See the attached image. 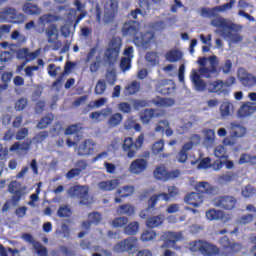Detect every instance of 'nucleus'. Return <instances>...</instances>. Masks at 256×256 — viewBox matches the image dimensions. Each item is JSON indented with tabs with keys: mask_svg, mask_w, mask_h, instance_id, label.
<instances>
[{
	"mask_svg": "<svg viewBox=\"0 0 256 256\" xmlns=\"http://www.w3.org/2000/svg\"><path fill=\"white\" fill-rule=\"evenodd\" d=\"M233 5H235V0H230V2L220 6L213 8H202L201 13L210 19L216 17L210 22L212 27H216L217 29H229V31H239L241 26L233 22H228L227 19L219 16L220 13H225V11L233 9Z\"/></svg>",
	"mask_w": 256,
	"mask_h": 256,
	"instance_id": "nucleus-1",
	"label": "nucleus"
},
{
	"mask_svg": "<svg viewBox=\"0 0 256 256\" xmlns=\"http://www.w3.org/2000/svg\"><path fill=\"white\" fill-rule=\"evenodd\" d=\"M122 34L124 37H132L133 43L137 47H142V49H149L155 38V35L151 32H145L144 34L139 35V23L135 20H129L124 23Z\"/></svg>",
	"mask_w": 256,
	"mask_h": 256,
	"instance_id": "nucleus-2",
	"label": "nucleus"
},
{
	"mask_svg": "<svg viewBox=\"0 0 256 256\" xmlns=\"http://www.w3.org/2000/svg\"><path fill=\"white\" fill-rule=\"evenodd\" d=\"M123 47V39L119 36H114L108 43V49L105 50L104 57L106 58L108 65L113 66L117 63L121 48Z\"/></svg>",
	"mask_w": 256,
	"mask_h": 256,
	"instance_id": "nucleus-3",
	"label": "nucleus"
},
{
	"mask_svg": "<svg viewBox=\"0 0 256 256\" xmlns=\"http://www.w3.org/2000/svg\"><path fill=\"white\" fill-rule=\"evenodd\" d=\"M144 143H145L144 134H140L135 141L133 140V138L127 137L124 139L122 144L123 153L128 157V159H133V157L137 155V152L139 151V149L143 147Z\"/></svg>",
	"mask_w": 256,
	"mask_h": 256,
	"instance_id": "nucleus-4",
	"label": "nucleus"
},
{
	"mask_svg": "<svg viewBox=\"0 0 256 256\" xmlns=\"http://www.w3.org/2000/svg\"><path fill=\"white\" fill-rule=\"evenodd\" d=\"M191 247L194 251H199L203 256H216L221 253V249L217 245L205 240H196L191 243Z\"/></svg>",
	"mask_w": 256,
	"mask_h": 256,
	"instance_id": "nucleus-5",
	"label": "nucleus"
},
{
	"mask_svg": "<svg viewBox=\"0 0 256 256\" xmlns=\"http://www.w3.org/2000/svg\"><path fill=\"white\" fill-rule=\"evenodd\" d=\"M168 193L162 192L159 194L152 195L148 200V208L149 209H155V206L159 201H171V199H174V197H177L179 195V188L176 186H168Z\"/></svg>",
	"mask_w": 256,
	"mask_h": 256,
	"instance_id": "nucleus-6",
	"label": "nucleus"
},
{
	"mask_svg": "<svg viewBox=\"0 0 256 256\" xmlns=\"http://www.w3.org/2000/svg\"><path fill=\"white\" fill-rule=\"evenodd\" d=\"M27 16L23 13H17V10L13 7H6L0 11V22L1 23H25Z\"/></svg>",
	"mask_w": 256,
	"mask_h": 256,
	"instance_id": "nucleus-7",
	"label": "nucleus"
},
{
	"mask_svg": "<svg viewBox=\"0 0 256 256\" xmlns=\"http://www.w3.org/2000/svg\"><path fill=\"white\" fill-rule=\"evenodd\" d=\"M213 203L215 207H219L224 211H233L237 209V205H239L237 198L232 195L218 196L213 200Z\"/></svg>",
	"mask_w": 256,
	"mask_h": 256,
	"instance_id": "nucleus-8",
	"label": "nucleus"
},
{
	"mask_svg": "<svg viewBox=\"0 0 256 256\" xmlns=\"http://www.w3.org/2000/svg\"><path fill=\"white\" fill-rule=\"evenodd\" d=\"M139 247V240L137 237H128L114 246L115 253H131V251H137Z\"/></svg>",
	"mask_w": 256,
	"mask_h": 256,
	"instance_id": "nucleus-9",
	"label": "nucleus"
},
{
	"mask_svg": "<svg viewBox=\"0 0 256 256\" xmlns=\"http://www.w3.org/2000/svg\"><path fill=\"white\" fill-rule=\"evenodd\" d=\"M153 175L158 181H171L180 177L181 171L179 169L169 171L165 166H158L154 170Z\"/></svg>",
	"mask_w": 256,
	"mask_h": 256,
	"instance_id": "nucleus-10",
	"label": "nucleus"
},
{
	"mask_svg": "<svg viewBox=\"0 0 256 256\" xmlns=\"http://www.w3.org/2000/svg\"><path fill=\"white\" fill-rule=\"evenodd\" d=\"M231 137H227L223 140L224 145L234 147L235 146V140L239 139L240 137H245L247 133V128L243 127L240 124H237L235 122L231 123Z\"/></svg>",
	"mask_w": 256,
	"mask_h": 256,
	"instance_id": "nucleus-11",
	"label": "nucleus"
},
{
	"mask_svg": "<svg viewBox=\"0 0 256 256\" xmlns=\"http://www.w3.org/2000/svg\"><path fill=\"white\" fill-rule=\"evenodd\" d=\"M8 193L12 195L10 203L13 207H17L21 202V199H23V195H25L23 188L21 187V183L17 180L10 182L8 185Z\"/></svg>",
	"mask_w": 256,
	"mask_h": 256,
	"instance_id": "nucleus-12",
	"label": "nucleus"
},
{
	"mask_svg": "<svg viewBox=\"0 0 256 256\" xmlns=\"http://www.w3.org/2000/svg\"><path fill=\"white\" fill-rule=\"evenodd\" d=\"M183 238V234L181 232H171L166 231L163 232L158 241H163L161 248L167 249L169 247H174L178 241H181Z\"/></svg>",
	"mask_w": 256,
	"mask_h": 256,
	"instance_id": "nucleus-13",
	"label": "nucleus"
},
{
	"mask_svg": "<svg viewBox=\"0 0 256 256\" xmlns=\"http://www.w3.org/2000/svg\"><path fill=\"white\" fill-rule=\"evenodd\" d=\"M71 195L80 199V205H89V187L77 185L71 188Z\"/></svg>",
	"mask_w": 256,
	"mask_h": 256,
	"instance_id": "nucleus-14",
	"label": "nucleus"
},
{
	"mask_svg": "<svg viewBox=\"0 0 256 256\" xmlns=\"http://www.w3.org/2000/svg\"><path fill=\"white\" fill-rule=\"evenodd\" d=\"M117 13H119V1L109 0L104 14V21L106 23H113L115 17H117Z\"/></svg>",
	"mask_w": 256,
	"mask_h": 256,
	"instance_id": "nucleus-15",
	"label": "nucleus"
},
{
	"mask_svg": "<svg viewBox=\"0 0 256 256\" xmlns=\"http://www.w3.org/2000/svg\"><path fill=\"white\" fill-rule=\"evenodd\" d=\"M238 80L240 81L241 85L247 89H251V87H255L256 85L255 75L247 72L243 68H239L238 70Z\"/></svg>",
	"mask_w": 256,
	"mask_h": 256,
	"instance_id": "nucleus-16",
	"label": "nucleus"
},
{
	"mask_svg": "<svg viewBox=\"0 0 256 256\" xmlns=\"http://www.w3.org/2000/svg\"><path fill=\"white\" fill-rule=\"evenodd\" d=\"M155 89L160 95H171V93H175V83L169 79L160 80L155 85Z\"/></svg>",
	"mask_w": 256,
	"mask_h": 256,
	"instance_id": "nucleus-17",
	"label": "nucleus"
},
{
	"mask_svg": "<svg viewBox=\"0 0 256 256\" xmlns=\"http://www.w3.org/2000/svg\"><path fill=\"white\" fill-rule=\"evenodd\" d=\"M82 129H83V126L81 123L72 124L66 128L65 135H76L75 141L71 139L66 140L68 147H73L77 145V142L80 141L81 139V136L79 135V133L81 132Z\"/></svg>",
	"mask_w": 256,
	"mask_h": 256,
	"instance_id": "nucleus-18",
	"label": "nucleus"
},
{
	"mask_svg": "<svg viewBox=\"0 0 256 256\" xmlns=\"http://www.w3.org/2000/svg\"><path fill=\"white\" fill-rule=\"evenodd\" d=\"M93 151H95V141L86 139L78 146L77 155L79 157H87L93 155Z\"/></svg>",
	"mask_w": 256,
	"mask_h": 256,
	"instance_id": "nucleus-19",
	"label": "nucleus"
},
{
	"mask_svg": "<svg viewBox=\"0 0 256 256\" xmlns=\"http://www.w3.org/2000/svg\"><path fill=\"white\" fill-rule=\"evenodd\" d=\"M207 89L209 93H216V95H227V93H229V90L225 89V84L221 79L209 82L207 84Z\"/></svg>",
	"mask_w": 256,
	"mask_h": 256,
	"instance_id": "nucleus-20",
	"label": "nucleus"
},
{
	"mask_svg": "<svg viewBox=\"0 0 256 256\" xmlns=\"http://www.w3.org/2000/svg\"><path fill=\"white\" fill-rule=\"evenodd\" d=\"M121 185V180L114 178L110 180L101 181L98 183V189L105 193H111V191H115L117 187Z\"/></svg>",
	"mask_w": 256,
	"mask_h": 256,
	"instance_id": "nucleus-21",
	"label": "nucleus"
},
{
	"mask_svg": "<svg viewBox=\"0 0 256 256\" xmlns=\"http://www.w3.org/2000/svg\"><path fill=\"white\" fill-rule=\"evenodd\" d=\"M149 163L147 160L143 158H138L134 161L129 166V171L130 173H133L134 175H139L140 173H143L147 169V166Z\"/></svg>",
	"mask_w": 256,
	"mask_h": 256,
	"instance_id": "nucleus-22",
	"label": "nucleus"
},
{
	"mask_svg": "<svg viewBox=\"0 0 256 256\" xmlns=\"http://www.w3.org/2000/svg\"><path fill=\"white\" fill-rule=\"evenodd\" d=\"M41 49H37L34 52H29V48H22L17 51L18 59H25L26 61H33L39 57Z\"/></svg>",
	"mask_w": 256,
	"mask_h": 256,
	"instance_id": "nucleus-23",
	"label": "nucleus"
},
{
	"mask_svg": "<svg viewBox=\"0 0 256 256\" xmlns=\"http://www.w3.org/2000/svg\"><path fill=\"white\" fill-rule=\"evenodd\" d=\"M185 203H188V205H192V207H199L201 203H203V194L199 192H191L188 193L184 197Z\"/></svg>",
	"mask_w": 256,
	"mask_h": 256,
	"instance_id": "nucleus-24",
	"label": "nucleus"
},
{
	"mask_svg": "<svg viewBox=\"0 0 256 256\" xmlns=\"http://www.w3.org/2000/svg\"><path fill=\"white\" fill-rule=\"evenodd\" d=\"M111 113H113V109H111L110 107H107V108L101 109L100 112H97V111L91 112L89 117L92 121H95V123H101V121H104V119H107V117H109Z\"/></svg>",
	"mask_w": 256,
	"mask_h": 256,
	"instance_id": "nucleus-25",
	"label": "nucleus"
},
{
	"mask_svg": "<svg viewBox=\"0 0 256 256\" xmlns=\"http://www.w3.org/2000/svg\"><path fill=\"white\" fill-rule=\"evenodd\" d=\"M195 146V143L193 141L187 142L185 143L181 150L179 151V153L176 156V159L178 161V163H186L187 159H188V151H191V149H193V147Z\"/></svg>",
	"mask_w": 256,
	"mask_h": 256,
	"instance_id": "nucleus-26",
	"label": "nucleus"
},
{
	"mask_svg": "<svg viewBox=\"0 0 256 256\" xmlns=\"http://www.w3.org/2000/svg\"><path fill=\"white\" fill-rule=\"evenodd\" d=\"M163 223H165L164 215L151 216L146 219V227L148 229H156L157 227H161Z\"/></svg>",
	"mask_w": 256,
	"mask_h": 256,
	"instance_id": "nucleus-27",
	"label": "nucleus"
},
{
	"mask_svg": "<svg viewBox=\"0 0 256 256\" xmlns=\"http://www.w3.org/2000/svg\"><path fill=\"white\" fill-rule=\"evenodd\" d=\"M154 131L156 133H165L166 137H171V135H173V129L169 127V120H160Z\"/></svg>",
	"mask_w": 256,
	"mask_h": 256,
	"instance_id": "nucleus-28",
	"label": "nucleus"
},
{
	"mask_svg": "<svg viewBox=\"0 0 256 256\" xmlns=\"http://www.w3.org/2000/svg\"><path fill=\"white\" fill-rule=\"evenodd\" d=\"M195 189H196V191H198V193H200V195H202V194H206V195L215 194V187L211 186V184H209V182H198L195 185Z\"/></svg>",
	"mask_w": 256,
	"mask_h": 256,
	"instance_id": "nucleus-29",
	"label": "nucleus"
},
{
	"mask_svg": "<svg viewBox=\"0 0 256 256\" xmlns=\"http://www.w3.org/2000/svg\"><path fill=\"white\" fill-rule=\"evenodd\" d=\"M121 123H123V114L117 112L109 115V119L107 120V126L109 129H115V127H119Z\"/></svg>",
	"mask_w": 256,
	"mask_h": 256,
	"instance_id": "nucleus-30",
	"label": "nucleus"
},
{
	"mask_svg": "<svg viewBox=\"0 0 256 256\" xmlns=\"http://www.w3.org/2000/svg\"><path fill=\"white\" fill-rule=\"evenodd\" d=\"M192 83L196 89V91H205L207 89V83L203 79H201V76L197 74V72H193L192 74Z\"/></svg>",
	"mask_w": 256,
	"mask_h": 256,
	"instance_id": "nucleus-31",
	"label": "nucleus"
},
{
	"mask_svg": "<svg viewBox=\"0 0 256 256\" xmlns=\"http://www.w3.org/2000/svg\"><path fill=\"white\" fill-rule=\"evenodd\" d=\"M75 65H77L75 62L67 61L64 66V72L53 82L52 87H57L59 83H62L63 77H65L67 73H70L75 68Z\"/></svg>",
	"mask_w": 256,
	"mask_h": 256,
	"instance_id": "nucleus-32",
	"label": "nucleus"
},
{
	"mask_svg": "<svg viewBox=\"0 0 256 256\" xmlns=\"http://www.w3.org/2000/svg\"><path fill=\"white\" fill-rule=\"evenodd\" d=\"M133 193H135V187L127 185L118 188L115 192V195L121 197L122 199H125L126 197H131Z\"/></svg>",
	"mask_w": 256,
	"mask_h": 256,
	"instance_id": "nucleus-33",
	"label": "nucleus"
},
{
	"mask_svg": "<svg viewBox=\"0 0 256 256\" xmlns=\"http://www.w3.org/2000/svg\"><path fill=\"white\" fill-rule=\"evenodd\" d=\"M204 135V145L205 147H213V144L215 143V130L213 129H204L203 130Z\"/></svg>",
	"mask_w": 256,
	"mask_h": 256,
	"instance_id": "nucleus-34",
	"label": "nucleus"
},
{
	"mask_svg": "<svg viewBox=\"0 0 256 256\" xmlns=\"http://www.w3.org/2000/svg\"><path fill=\"white\" fill-rule=\"evenodd\" d=\"M155 117H157L155 109H145L140 115V119L144 125L151 123Z\"/></svg>",
	"mask_w": 256,
	"mask_h": 256,
	"instance_id": "nucleus-35",
	"label": "nucleus"
},
{
	"mask_svg": "<svg viewBox=\"0 0 256 256\" xmlns=\"http://www.w3.org/2000/svg\"><path fill=\"white\" fill-rule=\"evenodd\" d=\"M31 145H33V140H28L26 142H23L22 144L19 142H15L9 149V151H24L25 153L29 152V149H31Z\"/></svg>",
	"mask_w": 256,
	"mask_h": 256,
	"instance_id": "nucleus-36",
	"label": "nucleus"
},
{
	"mask_svg": "<svg viewBox=\"0 0 256 256\" xmlns=\"http://www.w3.org/2000/svg\"><path fill=\"white\" fill-rule=\"evenodd\" d=\"M11 79H13V72H4L1 75V81L3 84H0V95L3 91H7L9 89V83H11Z\"/></svg>",
	"mask_w": 256,
	"mask_h": 256,
	"instance_id": "nucleus-37",
	"label": "nucleus"
},
{
	"mask_svg": "<svg viewBox=\"0 0 256 256\" xmlns=\"http://www.w3.org/2000/svg\"><path fill=\"white\" fill-rule=\"evenodd\" d=\"M255 111L256 108L253 106V103L243 104L238 111V115L239 117H249V115H253Z\"/></svg>",
	"mask_w": 256,
	"mask_h": 256,
	"instance_id": "nucleus-38",
	"label": "nucleus"
},
{
	"mask_svg": "<svg viewBox=\"0 0 256 256\" xmlns=\"http://www.w3.org/2000/svg\"><path fill=\"white\" fill-rule=\"evenodd\" d=\"M22 11L26 13V15H41V8L39 6L32 3H25L22 7Z\"/></svg>",
	"mask_w": 256,
	"mask_h": 256,
	"instance_id": "nucleus-39",
	"label": "nucleus"
},
{
	"mask_svg": "<svg viewBox=\"0 0 256 256\" xmlns=\"http://www.w3.org/2000/svg\"><path fill=\"white\" fill-rule=\"evenodd\" d=\"M217 33H220L221 37L230 39L231 43H241L243 41V36L238 33L233 34L231 31L225 32V30H218Z\"/></svg>",
	"mask_w": 256,
	"mask_h": 256,
	"instance_id": "nucleus-40",
	"label": "nucleus"
},
{
	"mask_svg": "<svg viewBox=\"0 0 256 256\" xmlns=\"http://www.w3.org/2000/svg\"><path fill=\"white\" fill-rule=\"evenodd\" d=\"M165 57L169 63H177V61L183 59V52L179 50H170L166 53Z\"/></svg>",
	"mask_w": 256,
	"mask_h": 256,
	"instance_id": "nucleus-41",
	"label": "nucleus"
},
{
	"mask_svg": "<svg viewBox=\"0 0 256 256\" xmlns=\"http://www.w3.org/2000/svg\"><path fill=\"white\" fill-rule=\"evenodd\" d=\"M199 71L200 74H202L203 77H206L207 79H211L213 75H217V73H219V71L217 70V64L215 63H212L210 68L203 66L202 68H200Z\"/></svg>",
	"mask_w": 256,
	"mask_h": 256,
	"instance_id": "nucleus-42",
	"label": "nucleus"
},
{
	"mask_svg": "<svg viewBox=\"0 0 256 256\" xmlns=\"http://www.w3.org/2000/svg\"><path fill=\"white\" fill-rule=\"evenodd\" d=\"M152 103L155 107H172V105H175V100L156 97L152 99Z\"/></svg>",
	"mask_w": 256,
	"mask_h": 256,
	"instance_id": "nucleus-43",
	"label": "nucleus"
},
{
	"mask_svg": "<svg viewBox=\"0 0 256 256\" xmlns=\"http://www.w3.org/2000/svg\"><path fill=\"white\" fill-rule=\"evenodd\" d=\"M40 25H47L48 23H55V21H61V16L54 14H44L38 19Z\"/></svg>",
	"mask_w": 256,
	"mask_h": 256,
	"instance_id": "nucleus-44",
	"label": "nucleus"
},
{
	"mask_svg": "<svg viewBox=\"0 0 256 256\" xmlns=\"http://www.w3.org/2000/svg\"><path fill=\"white\" fill-rule=\"evenodd\" d=\"M206 217L209 221H219L225 217V212L222 210L210 209L206 212Z\"/></svg>",
	"mask_w": 256,
	"mask_h": 256,
	"instance_id": "nucleus-45",
	"label": "nucleus"
},
{
	"mask_svg": "<svg viewBox=\"0 0 256 256\" xmlns=\"http://www.w3.org/2000/svg\"><path fill=\"white\" fill-rule=\"evenodd\" d=\"M116 211L119 215H127V217H131V215L135 213V207L130 204H123L120 205Z\"/></svg>",
	"mask_w": 256,
	"mask_h": 256,
	"instance_id": "nucleus-46",
	"label": "nucleus"
},
{
	"mask_svg": "<svg viewBox=\"0 0 256 256\" xmlns=\"http://www.w3.org/2000/svg\"><path fill=\"white\" fill-rule=\"evenodd\" d=\"M141 89V83L138 81H132L131 84L125 87L124 93L125 95H135V93H139Z\"/></svg>",
	"mask_w": 256,
	"mask_h": 256,
	"instance_id": "nucleus-47",
	"label": "nucleus"
},
{
	"mask_svg": "<svg viewBox=\"0 0 256 256\" xmlns=\"http://www.w3.org/2000/svg\"><path fill=\"white\" fill-rule=\"evenodd\" d=\"M53 119H55V116L53 114H47L46 116L42 117L40 121L37 124L38 129H47L48 125H51L53 123Z\"/></svg>",
	"mask_w": 256,
	"mask_h": 256,
	"instance_id": "nucleus-48",
	"label": "nucleus"
},
{
	"mask_svg": "<svg viewBox=\"0 0 256 256\" xmlns=\"http://www.w3.org/2000/svg\"><path fill=\"white\" fill-rule=\"evenodd\" d=\"M218 71L219 73H223V75H230V73H233V61L225 60L219 67Z\"/></svg>",
	"mask_w": 256,
	"mask_h": 256,
	"instance_id": "nucleus-49",
	"label": "nucleus"
},
{
	"mask_svg": "<svg viewBox=\"0 0 256 256\" xmlns=\"http://www.w3.org/2000/svg\"><path fill=\"white\" fill-rule=\"evenodd\" d=\"M241 195L242 197H244V199H250V197H253L254 195H256L255 186L251 184H247L242 188Z\"/></svg>",
	"mask_w": 256,
	"mask_h": 256,
	"instance_id": "nucleus-50",
	"label": "nucleus"
},
{
	"mask_svg": "<svg viewBox=\"0 0 256 256\" xmlns=\"http://www.w3.org/2000/svg\"><path fill=\"white\" fill-rule=\"evenodd\" d=\"M231 111H233V103L223 102L220 105V115H221V117H229V115H231Z\"/></svg>",
	"mask_w": 256,
	"mask_h": 256,
	"instance_id": "nucleus-51",
	"label": "nucleus"
},
{
	"mask_svg": "<svg viewBox=\"0 0 256 256\" xmlns=\"http://www.w3.org/2000/svg\"><path fill=\"white\" fill-rule=\"evenodd\" d=\"M48 138L49 132L41 131L35 134V136L32 138V141H34L35 145H41V143H44Z\"/></svg>",
	"mask_w": 256,
	"mask_h": 256,
	"instance_id": "nucleus-52",
	"label": "nucleus"
},
{
	"mask_svg": "<svg viewBox=\"0 0 256 256\" xmlns=\"http://www.w3.org/2000/svg\"><path fill=\"white\" fill-rule=\"evenodd\" d=\"M138 231H139V222H130L124 228L125 235H136Z\"/></svg>",
	"mask_w": 256,
	"mask_h": 256,
	"instance_id": "nucleus-53",
	"label": "nucleus"
},
{
	"mask_svg": "<svg viewBox=\"0 0 256 256\" xmlns=\"http://www.w3.org/2000/svg\"><path fill=\"white\" fill-rule=\"evenodd\" d=\"M127 223H129V218L125 216H121V217L114 218V220L112 221V226L115 229H119L121 227H125Z\"/></svg>",
	"mask_w": 256,
	"mask_h": 256,
	"instance_id": "nucleus-54",
	"label": "nucleus"
},
{
	"mask_svg": "<svg viewBox=\"0 0 256 256\" xmlns=\"http://www.w3.org/2000/svg\"><path fill=\"white\" fill-rule=\"evenodd\" d=\"M145 59L147 63H149L153 67H155V65L159 63V55L157 54V52H147Z\"/></svg>",
	"mask_w": 256,
	"mask_h": 256,
	"instance_id": "nucleus-55",
	"label": "nucleus"
},
{
	"mask_svg": "<svg viewBox=\"0 0 256 256\" xmlns=\"http://www.w3.org/2000/svg\"><path fill=\"white\" fill-rule=\"evenodd\" d=\"M220 183H231L235 181V172H226L218 177Z\"/></svg>",
	"mask_w": 256,
	"mask_h": 256,
	"instance_id": "nucleus-56",
	"label": "nucleus"
},
{
	"mask_svg": "<svg viewBox=\"0 0 256 256\" xmlns=\"http://www.w3.org/2000/svg\"><path fill=\"white\" fill-rule=\"evenodd\" d=\"M157 237V232L146 230L141 234V241L148 242V241H154V239Z\"/></svg>",
	"mask_w": 256,
	"mask_h": 256,
	"instance_id": "nucleus-57",
	"label": "nucleus"
},
{
	"mask_svg": "<svg viewBox=\"0 0 256 256\" xmlns=\"http://www.w3.org/2000/svg\"><path fill=\"white\" fill-rule=\"evenodd\" d=\"M105 91H107V83H105V80H98L94 89V93L96 95H103Z\"/></svg>",
	"mask_w": 256,
	"mask_h": 256,
	"instance_id": "nucleus-58",
	"label": "nucleus"
},
{
	"mask_svg": "<svg viewBox=\"0 0 256 256\" xmlns=\"http://www.w3.org/2000/svg\"><path fill=\"white\" fill-rule=\"evenodd\" d=\"M214 155L218 159H227L229 156H227V150L225 149V146L219 145L214 150Z\"/></svg>",
	"mask_w": 256,
	"mask_h": 256,
	"instance_id": "nucleus-59",
	"label": "nucleus"
},
{
	"mask_svg": "<svg viewBox=\"0 0 256 256\" xmlns=\"http://www.w3.org/2000/svg\"><path fill=\"white\" fill-rule=\"evenodd\" d=\"M164 149H165V141H163V139H161L153 144L152 153L154 155H159V153L163 152Z\"/></svg>",
	"mask_w": 256,
	"mask_h": 256,
	"instance_id": "nucleus-60",
	"label": "nucleus"
},
{
	"mask_svg": "<svg viewBox=\"0 0 256 256\" xmlns=\"http://www.w3.org/2000/svg\"><path fill=\"white\" fill-rule=\"evenodd\" d=\"M57 33V25L50 24L46 29V35L48 37V43H53V35Z\"/></svg>",
	"mask_w": 256,
	"mask_h": 256,
	"instance_id": "nucleus-61",
	"label": "nucleus"
},
{
	"mask_svg": "<svg viewBox=\"0 0 256 256\" xmlns=\"http://www.w3.org/2000/svg\"><path fill=\"white\" fill-rule=\"evenodd\" d=\"M89 221L94 225L101 223L103 216L99 212H92L88 215Z\"/></svg>",
	"mask_w": 256,
	"mask_h": 256,
	"instance_id": "nucleus-62",
	"label": "nucleus"
},
{
	"mask_svg": "<svg viewBox=\"0 0 256 256\" xmlns=\"http://www.w3.org/2000/svg\"><path fill=\"white\" fill-rule=\"evenodd\" d=\"M71 213V208H68L67 206H60L57 211V215L60 217V219L71 217Z\"/></svg>",
	"mask_w": 256,
	"mask_h": 256,
	"instance_id": "nucleus-63",
	"label": "nucleus"
},
{
	"mask_svg": "<svg viewBox=\"0 0 256 256\" xmlns=\"http://www.w3.org/2000/svg\"><path fill=\"white\" fill-rule=\"evenodd\" d=\"M120 69L123 73L129 71V69H131V58L122 57L120 60Z\"/></svg>",
	"mask_w": 256,
	"mask_h": 256,
	"instance_id": "nucleus-64",
	"label": "nucleus"
}]
</instances>
